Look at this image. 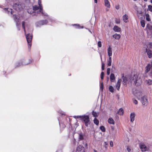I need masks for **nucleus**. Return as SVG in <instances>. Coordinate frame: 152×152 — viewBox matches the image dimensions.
Instances as JSON below:
<instances>
[{
  "label": "nucleus",
  "instance_id": "6",
  "mask_svg": "<svg viewBox=\"0 0 152 152\" xmlns=\"http://www.w3.org/2000/svg\"><path fill=\"white\" fill-rule=\"evenodd\" d=\"M40 0H39L38 1V4L40 7V9L39 11H37V13H39L40 12H41L42 14L43 15L47 16L48 15L47 13L43 11L42 7V4H41V2Z\"/></svg>",
  "mask_w": 152,
  "mask_h": 152
},
{
  "label": "nucleus",
  "instance_id": "54",
  "mask_svg": "<svg viewBox=\"0 0 152 152\" xmlns=\"http://www.w3.org/2000/svg\"><path fill=\"white\" fill-rule=\"evenodd\" d=\"M109 58L108 60L112 61L111 60V56H109Z\"/></svg>",
  "mask_w": 152,
  "mask_h": 152
},
{
  "label": "nucleus",
  "instance_id": "4",
  "mask_svg": "<svg viewBox=\"0 0 152 152\" xmlns=\"http://www.w3.org/2000/svg\"><path fill=\"white\" fill-rule=\"evenodd\" d=\"M13 7L17 11H20L22 10L24 7L23 4L20 2L15 3L13 6Z\"/></svg>",
  "mask_w": 152,
  "mask_h": 152
},
{
  "label": "nucleus",
  "instance_id": "20",
  "mask_svg": "<svg viewBox=\"0 0 152 152\" xmlns=\"http://www.w3.org/2000/svg\"><path fill=\"white\" fill-rule=\"evenodd\" d=\"M108 55L109 56H111L112 54V48L110 46H109L107 50Z\"/></svg>",
  "mask_w": 152,
  "mask_h": 152
},
{
  "label": "nucleus",
  "instance_id": "63",
  "mask_svg": "<svg viewBox=\"0 0 152 152\" xmlns=\"http://www.w3.org/2000/svg\"><path fill=\"white\" fill-rule=\"evenodd\" d=\"M112 129H113V127L112 128Z\"/></svg>",
  "mask_w": 152,
  "mask_h": 152
},
{
  "label": "nucleus",
  "instance_id": "7",
  "mask_svg": "<svg viewBox=\"0 0 152 152\" xmlns=\"http://www.w3.org/2000/svg\"><path fill=\"white\" fill-rule=\"evenodd\" d=\"M48 23V21L46 20H41L37 22L36 24V25L37 27H39L42 25L46 24Z\"/></svg>",
  "mask_w": 152,
  "mask_h": 152
},
{
  "label": "nucleus",
  "instance_id": "53",
  "mask_svg": "<svg viewBox=\"0 0 152 152\" xmlns=\"http://www.w3.org/2000/svg\"><path fill=\"white\" fill-rule=\"evenodd\" d=\"M104 143L105 145V147L106 148H107V145H108V144L106 142H104Z\"/></svg>",
  "mask_w": 152,
  "mask_h": 152
},
{
  "label": "nucleus",
  "instance_id": "26",
  "mask_svg": "<svg viewBox=\"0 0 152 152\" xmlns=\"http://www.w3.org/2000/svg\"><path fill=\"white\" fill-rule=\"evenodd\" d=\"M124 112V111L123 109L122 108H121L118 111V113L120 115H123Z\"/></svg>",
  "mask_w": 152,
  "mask_h": 152
},
{
  "label": "nucleus",
  "instance_id": "11",
  "mask_svg": "<svg viewBox=\"0 0 152 152\" xmlns=\"http://www.w3.org/2000/svg\"><path fill=\"white\" fill-rule=\"evenodd\" d=\"M145 50L148 57L149 58H152V51L147 48H146Z\"/></svg>",
  "mask_w": 152,
  "mask_h": 152
},
{
  "label": "nucleus",
  "instance_id": "35",
  "mask_svg": "<svg viewBox=\"0 0 152 152\" xmlns=\"http://www.w3.org/2000/svg\"><path fill=\"white\" fill-rule=\"evenodd\" d=\"M115 22L117 24H119L120 23L121 20L120 19L118 18V19H115Z\"/></svg>",
  "mask_w": 152,
  "mask_h": 152
},
{
  "label": "nucleus",
  "instance_id": "42",
  "mask_svg": "<svg viewBox=\"0 0 152 152\" xmlns=\"http://www.w3.org/2000/svg\"><path fill=\"white\" fill-rule=\"evenodd\" d=\"M148 10L151 12H152V6L150 5L148 6Z\"/></svg>",
  "mask_w": 152,
  "mask_h": 152
},
{
  "label": "nucleus",
  "instance_id": "49",
  "mask_svg": "<svg viewBox=\"0 0 152 152\" xmlns=\"http://www.w3.org/2000/svg\"><path fill=\"white\" fill-rule=\"evenodd\" d=\"M148 45L149 46L150 48H152V42L149 43V44Z\"/></svg>",
  "mask_w": 152,
  "mask_h": 152
},
{
  "label": "nucleus",
  "instance_id": "32",
  "mask_svg": "<svg viewBox=\"0 0 152 152\" xmlns=\"http://www.w3.org/2000/svg\"><path fill=\"white\" fill-rule=\"evenodd\" d=\"M109 90L110 92L113 93L114 91V89L113 87L111 86H110L109 87Z\"/></svg>",
  "mask_w": 152,
  "mask_h": 152
},
{
  "label": "nucleus",
  "instance_id": "34",
  "mask_svg": "<svg viewBox=\"0 0 152 152\" xmlns=\"http://www.w3.org/2000/svg\"><path fill=\"white\" fill-rule=\"evenodd\" d=\"M101 60L102 61V70H104V63L102 61V57H101Z\"/></svg>",
  "mask_w": 152,
  "mask_h": 152
},
{
  "label": "nucleus",
  "instance_id": "50",
  "mask_svg": "<svg viewBox=\"0 0 152 152\" xmlns=\"http://www.w3.org/2000/svg\"><path fill=\"white\" fill-rule=\"evenodd\" d=\"M59 112L61 115H64V113L62 111H59Z\"/></svg>",
  "mask_w": 152,
  "mask_h": 152
},
{
  "label": "nucleus",
  "instance_id": "43",
  "mask_svg": "<svg viewBox=\"0 0 152 152\" xmlns=\"http://www.w3.org/2000/svg\"><path fill=\"white\" fill-rule=\"evenodd\" d=\"M110 68H107V74L108 75H110Z\"/></svg>",
  "mask_w": 152,
  "mask_h": 152
},
{
  "label": "nucleus",
  "instance_id": "5",
  "mask_svg": "<svg viewBox=\"0 0 152 152\" xmlns=\"http://www.w3.org/2000/svg\"><path fill=\"white\" fill-rule=\"evenodd\" d=\"M26 38L28 44L29 48H31V41L32 40V36L31 34H28L26 35Z\"/></svg>",
  "mask_w": 152,
  "mask_h": 152
},
{
  "label": "nucleus",
  "instance_id": "38",
  "mask_svg": "<svg viewBox=\"0 0 152 152\" xmlns=\"http://www.w3.org/2000/svg\"><path fill=\"white\" fill-rule=\"evenodd\" d=\"M100 129L103 132H104L105 131V128L103 126H101L100 127Z\"/></svg>",
  "mask_w": 152,
  "mask_h": 152
},
{
  "label": "nucleus",
  "instance_id": "60",
  "mask_svg": "<svg viewBox=\"0 0 152 152\" xmlns=\"http://www.w3.org/2000/svg\"><path fill=\"white\" fill-rule=\"evenodd\" d=\"M151 2L152 3V0H151Z\"/></svg>",
  "mask_w": 152,
  "mask_h": 152
},
{
  "label": "nucleus",
  "instance_id": "58",
  "mask_svg": "<svg viewBox=\"0 0 152 152\" xmlns=\"http://www.w3.org/2000/svg\"><path fill=\"white\" fill-rule=\"evenodd\" d=\"M94 152H97V151L95 149H94Z\"/></svg>",
  "mask_w": 152,
  "mask_h": 152
},
{
  "label": "nucleus",
  "instance_id": "51",
  "mask_svg": "<svg viewBox=\"0 0 152 152\" xmlns=\"http://www.w3.org/2000/svg\"><path fill=\"white\" fill-rule=\"evenodd\" d=\"M127 150L129 151V152H130L131 150V149L129 148V147H128L127 148Z\"/></svg>",
  "mask_w": 152,
  "mask_h": 152
},
{
  "label": "nucleus",
  "instance_id": "1",
  "mask_svg": "<svg viewBox=\"0 0 152 152\" xmlns=\"http://www.w3.org/2000/svg\"><path fill=\"white\" fill-rule=\"evenodd\" d=\"M123 79V84L126 85V84L133 83L136 86H139L140 85L142 81L140 77H138V76L137 75H134L133 77L127 76L124 77H122Z\"/></svg>",
  "mask_w": 152,
  "mask_h": 152
},
{
  "label": "nucleus",
  "instance_id": "62",
  "mask_svg": "<svg viewBox=\"0 0 152 152\" xmlns=\"http://www.w3.org/2000/svg\"><path fill=\"white\" fill-rule=\"evenodd\" d=\"M134 0V1H137V0Z\"/></svg>",
  "mask_w": 152,
  "mask_h": 152
},
{
  "label": "nucleus",
  "instance_id": "22",
  "mask_svg": "<svg viewBox=\"0 0 152 152\" xmlns=\"http://www.w3.org/2000/svg\"><path fill=\"white\" fill-rule=\"evenodd\" d=\"M121 80L120 79L118 80L117 82L116 85V88L117 90H119L121 86Z\"/></svg>",
  "mask_w": 152,
  "mask_h": 152
},
{
  "label": "nucleus",
  "instance_id": "56",
  "mask_svg": "<svg viewBox=\"0 0 152 152\" xmlns=\"http://www.w3.org/2000/svg\"><path fill=\"white\" fill-rule=\"evenodd\" d=\"M87 146H88V145H87V143H86L85 144V147H86V148H87Z\"/></svg>",
  "mask_w": 152,
  "mask_h": 152
},
{
  "label": "nucleus",
  "instance_id": "52",
  "mask_svg": "<svg viewBox=\"0 0 152 152\" xmlns=\"http://www.w3.org/2000/svg\"><path fill=\"white\" fill-rule=\"evenodd\" d=\"M115 69V67H113V66H112V68L111 69V72H113V69Z\"/></svg>",
  "mask_w": 152,
  "mask_h": 152
},
{
  "label": "nucleus",
  "instance_id": "14",
  "mask_svg": "<svg viewBox=\"0 0 152 152\" xmlns=\"http://www.w3.org/2000/svg\"><path fill=\"white\" fill-rule=\"evenodd\" d=\"M31 62V61H30V62L28 63H25L24 62V61H21L19 62L17 64L18 65H17V66H20L21 65H26L29 64Z\"/></svg>",
  "mask_w": 152,
  "mask_h": 152
},
{
  "label": "nucleus",
  "instance_id": "23",
  "mask_svg": "<svg viewBox=\"0 0 152 152\" xmlns=\"http://www.w3.org/2000/svg\"><path fill=\"white\" fill-rule=\"evenodd\" d=\"M92 113L93 116L95 117H98L99 114V112H96L94 110L92 111Z\"/></svg>",
  "mask_w": 152,
  "mask_h": 152
},
{
  "label": "nucleus",
  "instance_id": "9",
  "mask_svg": "<svg viewBox=\"0 0 152 152\" xmlns=\"http://www.w3.org/2000/svg\"><path fill=\"white\" fill-rule=\"evenodd\" d=\"M142 103L143 105L146 106L148 104L147 98L146 96H144L142 98Z\"/></svg>",
  "mask_w": 152,
  "mask_h": 152
},
{
  "label": "nucleus",
  "instance_id": "59",
  "mask_svg": "<svg viewBox=\"0 0 152 152\" xmlns=\"http://www.w3.org/2000/svg\"><path fill=\"white\" fill-rule=\"evenodd\" d=\"M145 1H147L148 0H143Z\"/></svg>",
  "mask_w": 152,
  "mask_h": 152
},
{
  "label": "nucleus",
  "instance_id": "33",
  "mask_svg": "<svg viewBox=\"0 0 152 152\" xmlns=\"http://www.w3.org/2000/svg\"><path fill=\"white\" fill-rule=\"evenodd\" d=\"M145 16H146V20L147 21H150L151 20V19H150V18L149 15L148 14H146Z\"/></svg>",
  "mask_w": 152,
  "mask_h": 152
},
{
  "label": "nucleus",
  "instance_id": "19",
  "mask_svg": "<svg viewBox=\"0 0 152 152\" xmlns=\"http://www.w3.org/2000/svg\"><path fill=\"white\" fill-rule=\"evenodd\" d=\"M33 10L34 11H36V12L37 13V11H39L40 9V7L38 6L37 5H35L34 6H33Z\"/></svg>",
  "mask_w": 152,
  "mask_h": 152
},
{
  "label": "nucleus",
  "instance_id": "21",
  "mask_svg": "<svg viewBox=\"0 0 152 152\" xmlns=\"http://www.w3.org/2000/svg\"><path fill=\"white\" fill-rule=\"evenodd\" d=\"M113 30L115 32H119L120 31L121 29L117 26H115L113 28Z\"/></svg>",
  "mask_w": 152,
  "mask_h": 152
},
{
  "label": "nucleus",
  "instance_id": "13",
  "mask_svg": "<svg viewBox=\"0 0 152 152\" xmlns=\"http://www.w3.org/2000/svg\"><path fill=\"white\" fill-rule=\"evenodd\" d=\"M140 149L142 151H147L148 148L145 145H141L140 146Z\"/></svg>",
  "mask_w": 152,
  "mask_h": 152
},
{
  "label": "nucleus",
  "instance_id": "36",
  "mask_svg": "<svg viewBox=\"0 0 152 152\" xmlns=\"http://www.w3.org/2000/svg\"><path fill=\"white\" fill-rule=\"evenodd\" d=\"M146 28L150 30H152V26L148 24L146 26Z\"/></svg>",
  "mask_w": 152,
  "mask_h": 152
},
{
  "label": "nucleus",
  "instance_id": "15",
  "mask_svg": "<svg viewBox=\"0 0 152 152\" xmlns=\"http://www.w3.org/2000/svg\"><path fill=\"white\" fill-rule=\"evenodd\" d=\"M123 20L126 23L128 22V16L126 15L125 14L122 17Z\"/></svg>",
  "mask_w": 152,
  "mask_h": 152
},
{
  "label": "nucleus",
  "instance_id": "44",
  "mask_svg": "<svg viewBox=\"0 0 152 152\" xmlns=\"http://www.w3.org/2000/svg\"><path fill=\"white\" fill-rule=\"evenodd\" d=\"M98 46L99 47H101L102 46V44L101 41H99L98 43Z\"/></svg>",
  "mask_w": 152,
  "mask_h": 152
},
{
  "label": "nucleus",
  "instance_id": "46",
  "mask_svg": "<svg viewBox=\"0 0 152 152\" xmlns=\"http://www.w3.org/2000/svg\"><path fill=\"white\" fill-rule=\"evenodd\" d=\"M110 145L111 147H113V142L112 141H110Z\"/></svg>",
  "mask_w": 152,
  "mask_h": 152
},
{
  "label": "nucleus",
  "instance_id": "31",
  "mask_svg": "<svg viewBox=\"0 0 152 152\" xmlns=\"http://www.w3.org/2000/svg\"><path fill=\"white\" fill-rule=\"evenodd\" d=\"M145 21L143 20H141L140 21V23L141 26L143 27H144L145 26Z\"/></svg>",
  "mask_w": 152,
  "mask_h": 152
},
{
  "label": "nucleus",
  "instance_id": "48",
  "mask_svg": "<svg viewBox=\"0 0 152 152\" xmlns=\"http://www.w3.org/2000/svg\"><path fill=\"white\" fill-rule=\"evenodd\" d=\"M115 7L116 9H117V10L119 9V5H116Z\"/></svg>",
  "mask_w": 152,
  "mask_h": 152
},
{
  "label": "nucleus",
  "instance_id": "18",
  "mask_svg": "<svg viewBox=\"0 0 152 152\" xmlns=\"http://www.w3.org/2000/svg\"><path fill=\"white\" fill-rule=\"evenodd\" d=\"M145 83L147 85L149 86L152 84V80L148 79L145 80Z\"/></svg>",
  "mask_w": 152,
  "mask_h": 152
},
{
  "label": "nucleus",
  "instance_id": "61",
  "mask_svg": "<svg viewBox=\"0 0 152 152\" xmlns=\"http://www.w3.org/2000/svg\"><path fill=\"white\" fill-rule=\"evenodd\" d=\"M28 13H31V12H28Z\"/></svg>",
  "mask_w": 152,
  "mask_h": 152
},
{
  "label": "nucleus",
  "instance_id": "57",
  "mask_svg": "<svg viewBox=\"0 0 152 152\" xmlns=\"http://www.w3.org/2000/svg\"><path fill=\"white\" fill-rule=\"evenodd\" d=\"M74 145H75V139H74Z\"/></svg>",
  "mask_w": 152,
  "mask_h": 152
},
{
  "label": "nucleus",
  "instance_id": "10",
  "mask_svg": "<svg viewBox=\"0 0 152 152\" xmlns=\"http://www.w3.org/2000/svg\"><path fill=\"white\" fill-rule=\"evenodd\" d=\"M76 152H85V149L83 146L79 145L77 147Z\"/></svg>",
  "mask_w": 152,
  "mask_h": 152
},
{
  "label": "nucleus",
  "instance_id": "55",
  "mask_svg": "<svg viewBox=\"0 0 152 152\" xmlns=\"http://www.w3.org/2000/svg\"><path fill=\"white\" fill-rule=\"evenodd\" d=\"M94 2L95 3H97V0H94Z\"/></svg>",
  "mask_w": 152,
  "mask_h": 152
},
{
  "label": "nucleus",
  "instance_id": "27",
  "mask_svg": "<svg viewBox=\"0 0 152 152\" xmlns=\"http://www.w3.org/2000/svg\"><path fill=\"white\" fill-rule=\"evenodd\" d=\"M79 139L80 140H83L84 139V134L82 133L79 134Z\"/></svg>",
  "mask_w": 152,
  "mask_h": 152
},
{
  "label": "nucleus",
  "instance_id": "37",
  "mask_svg": "<svg viewBox=\"0 0 152 152\" xmlns=\"http://www.w3.org/2000/svg\"><path fill=\"white\" fill-rule=\"evenodd\" d=\"M104 88V85L103 83H102L100 85V89L102 91H103Z\"/></svg>",
  "mask_w": 152,
  "mask_h": 152
},
{
  "label": "nucleus",
  "instance_id": "8",
  "mask_svg": "<svg viewBox=\"0 0 152 152\" xmlns=\"http://www.w3.org/2000/svg\"><path fill=\"white\" fill-rule=\"evenodd\" d=\"M150 70H151L150 75L152 77V65L148 64L145 67V72L148 73Z\"/></svg>",
  "mask_w": 152,
  "mask_h": 152
},
{
  "label": "nucleus",
  "instance_id": "16",
  "mask_svg": "<svg viewBox=\"0 0 152 152\" xmlns=\"http://www.w3.org/2000/svg\"><path fill=\"white\" fill-rule=\"evenodd\" d=\"M4 10L6 12L9 14L10 13L11 14H12V9L9 8H5L4 9Z\"/></svg>",
  "mask_w": 152,
  "mask_h": 152
},
{
  "label": "nucleus",
  "instance_id": "2",
  "mask_svg": "<svg viewBox=\"0 0 152 152\" xmlns=\"http://www.w3.org/2000/svg\"><path fill=\"white\" fill-rule=\"evenodd\" d=\"M75 118H81L80 119L83 121L85 123V125L86 126H88L89 124V123L90 122V119L89 116L88 115H78L74 116Z\"/></svg>",
  "mask_w": 152,
  "mask_h": 152
},
{
  "label": "nucleus",
  "instance_id": "30",
  "mask_svg": "<svg viewBox=\"0 0 152 152\" xmlns=\"http://www.w3.org/2000/svg\"><path fill=\"white\" fill-rule=\"evenodd\" d=\"M25 21H23L22 23V25L23 28V29L25 34H26V31L25 30Z\"/></svg>",
  "mask_w": 152,
  "mask_h": 152
},
{
  "label": "nucleus",
  "instance_id": "17",
  "mask_svg": "<svg viewBox=\"0 0 152 152\" xmlns=\"http://www.w3.org/2000/svg\"><path fill=\"white\" fill-rule=\"evenodd\" d=\"M104 3L105 6L106 7L108 8L110 7V4L108 0H104Z\"/></svg>",
  "mask_w": 152,
  "mask_h": 152
},
{
  "label": "nucleus",
  "instance_id": "41",
  "mask_svg": "<svg viewBox=\"0 0 152 152\" xmlns=\"http://www.w3.org/2000/svg\"><path fill=\"white\" fill-rule=\"evenodd\" d=\"M133 103L135 104H138L137 101L134 99H133Z\"/></svg>",
  "mask_w": 152,
  "mask_h": 152
},
{
  "label": "nucleus",
  "instance_id": "12",
  "mask_svg": "<svg viewBox=\"0 0 152 152\" xmlns=\"http://www.w3.org/2000/svg\"><path fill=\"white\" fill-rule=\"evenodd\" d=\"M135 116V114L134 113H132L130 114V121L131 122H133L134 121Z\"/></svg>",
  "mask_w": 152,
  "mask_h": 152
},
{
  "label": "nucleus",
  "instance_id": "40",
  "mask_svg": "<svg viewBox=\"0 0 152 152\" xmlns=\"http://www.w3.org/2000/svg\"><path fill=\"white\" fill-rule=\"evenodd\" d=\"M107 61L108 63V64H107L108 66H110L111 65V64L112 61L107 60Z\"/></svg>",
  "mask_w": 152,
  "mask_h": 152
},
{
  "label": "nucleus",
  "instance_id": "29",
  "mask_svg": "<svg viewBox=\"0 0 152 152\" xmlns=\"http://www.w3.org/2000/svg\"><path fill=\"white\" fill-rule=\"evenodd\" d=\"M94 123L97 125H98L99 124V121L96 119V118H95L94 120Z\"/></svg>",
  "mask_w": 152,
  "mask_h": 152
},
{
  "label": "nucleus",
  "instance_id": "47",
  "mask_svg": "<svg viewBox=\"0 0 152 152\" xmlns=\"http://www.w3.org/2000/svg\"><path fill=\"white\" fill-rule=\"evenodd\" d=\"M74 26H77V27H76L77 28H80V26H79V25L78 24H74Z\"/></svg>",
  "mask_w": 152,
  "mask_h": 152
},
{
  "label": "nucleus",
  "instance_id": "39",
  "mask_svg": "<svg viewBox=\"0 0 152 152\" xmlns=\"http://www.w3.org/2000/svg\"><path fill=\"white\" fill-rule=\"evenodd\" d=\"M104 72H102L101 74V78L102 80H103L104 78Z\"/></svg>",
  "mask_w": 152,
  "mask_h": 152
},
{
  "label": "nucleus",
  "instance_id": "25",
  "mask_svg": "<svg viewBox=\"0 0 152 152\" xmlns=\"http://www.w3.org/2000/svg\"><path fill=\"white\" fill-rule=\"evenodd\" d=\"M113 37L116 39H119L120 38L121 35L120 34H116L113 35Z\"/></svg>",
  "mask_w": 152,
  "mask_h": 152
},
{
  "label": "nucleus",
  "instance_id": "45",
  "mask_svg": "<svg viewBox=\"0 0 152 152\" xmlns=\"http://www.w3.org/2000/svg\"><path fill=\"white\" fill-rule=\"evenodd\" d=\"M59 124L60 126H62L63 128H64L66 127V125L65 124H63L62 123H59Z\"/></svg>",
  "mask_w": 152,
  "mask_h": 152
},
{
  "label": "nucleus",
  "instance_id": "3",
  "mask_svg": "<svg viewBox=\"0 0 152 152\" xmlns=\"http://www.w3.org/2000/svg\"><path fill=\"white\" fill-rule=\"evenodd\" d=\"M14 20L16 23V26L18 30H20V20L19 16L16 15H13Z\"/></svg>",
  "mask_w": 152,
  "mask_h": 152
},
{
  "label": "nucleus",
  "instance_id": "24",
  "mask_svg": "<svg viewBox=\"0 0 152 152\" xmlns=\"http://www.w3.org/2000/svg\"><path fill=\"white\" fill-rule=\"evenodd\" d=\"M108 121L110 124H115V122L114 120L111 118H109V119H108Z\"/></svg>",
  "mask_w": 152,
  "mask_h": 152
},
{
  "label": "nucleus",
  "instance_id": "28",
  "mask_svg": "<svg viewBox=\"0 0 152 152\" xmlns=\"http://www.w3.org/2000/svg\"><path fill=\"white\" fill-rule=\"evenodd\" d=\"M115 79V75L113 73H111L110 76V80L111 81H113Z\"/></svg>",
  "mask_w": 152,
  "mask_h": 152
}]
</instances>
